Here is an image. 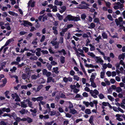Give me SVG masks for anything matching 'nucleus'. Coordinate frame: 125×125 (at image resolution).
<instances>
[{"label":"nucleus","instance_id":"nucleus-26","mask_svg":"<svg viewBox=\"0 0 125 125\" xmlns=\"http://www.w3.org/2000/svg\"><path fill=\"white\" fill-rule=\"evenodd\" d=\"M93 118L94 116L93 115H92L90 116V119L89 120V122L91 124H93L94 121Z\"/></svg>","mask_w":125,"mask_h":125},{"label":"nucleus","instance_id":"nucleus-57","mask_svg":"<svg viewBox=\"0 0 125 125\" xmlns=\"http://www.w3.org/2000/svg\"><path fill=\"white\" fill-rule=\"evenodd\" d=\"M43 98L42 96H40L37 97V101H40L42 100L43 99Z\"/></svg>","mask_w":125,"mask_h":125},{"label":"nucleus","instance_id":"nucleus-25","mask_svg":"<svg viewBox=\"0 0 125 125\" xmlns=\"http://www.w3.org/2000/svg\"><path fill=\"white\" fill-rule=\"evenodd\" d=\"M35 1H31L30 2L29 4H28V6L27 7L29 9V7L30 6L31 7H33L34 6Z\"/></svg>","mask_w":125,"mask_h":125},{"label":"nucleus","instance_id":"nucleus-8","mask_svg":"<svg viewBox=\"0 0 125 125\" xmlns=\"http://www.w3.org/2000/svg\"><path fill=\"white\" fill-rule=\"evenodd\" d=\"M43 74L46 75L47 77H49L51 75V73L50 72H47V70L45 69L42 70Z\"/></svg>","mask_w":125,"mask_h":125},{"label":"nucleus","instance_id":"nucleus-10","mask_svg":"<svg viewBox=\"0 0 125 125\" xmlns=\"http://www.w3.org/2000/svg\"><path fill=\"white\" fill-rule=\"evenodd\" d=\"M14 41L13 38H11L8 40L6 42L5 44L4 45L3 47H5L7 46L10 43H12Z\"/></svg>","mask_w":125,"mask_h":125},{"label":"nucleus","instance_id":"nucleus-2","mask_svg":"<svg viewBox=\"0 0 125 125\" xmlns=\"http://www.w3.org/2000/svg\"><path fill=\"white\" fill-rule=\"evenodd\" d=\"M90 93L92 96L96 98L97 97V95L98 94L99 92L96 89H95L94 90H91L90 91Z\"/></svg>","mask_w":125,"mask_h":125},{"label":"nucleus","instance_id":"nucleus-24","mask_svg":"<svg viewBox=\"0 0 125 125\" xmlns=\"http://www.w3.org/2000/svg\"><path fill=\"white\" fill-rule=\"evenodd\" d=\"M69 113L73 115H74L77 113V112L73 108L70 110Z\"/></svg>","mask_w":125,"mask_h":125},{"label":"nucleus","instance_id":"nucleus-12","mask_svg":"<svg viewBox=\"0 0 125 125\" xmlns=\"http://www.w3.org/2000/svg\"><path fill=\"white\" fill-rule=\"evenodd\" d=\"M57 28L56 26H53L52 27L53 32L55 35H57L58 33V31L57 30Z\"/></svg>","mask_w":125,"mask_h":125},{"label":"nucleus","instance_id":"nucleus-31","mask_svg":"<svg viewBox=\"0 0 125 125\" xmlns=\"http://www.w3.org/2000/svg\"><path fill=\"white\" fill-rule=\"evenodd\" d=\"M90 81L91 82V86L93 88L96 87L97 86L95 83L94 82V81Z\"/></svg>","mask_w":125,"mask_h":125},{"label":"nucleus","instance_id":"nucleus-19","mask_svg":"<svg viewBox=\"0 0 125 125\" xmlns=\"http://www.w3.org/2000/svg\"><path fill=\"white\" fill-rule=\"evenodd\" d=\"M87 55L91 56V57H92L93 58H94V59L95 58V54H94L93 52H88L87 53Z\"/></svg>","mask_w":125,"mask_h":125},{"label":"nucleus","instance_id":"nucleus-34","mask_svg":"<svg viewBox=\"0 0 125 125\" xmlns=\"http://www.w3.org/2000/svg\"><path fill=\"white\" fill-rule=\"evenodd\" d=\"M77 55L78 56H80V55H81L83 57H84L85 55L83 52H78V51L76 52Z\"/></svg>","mask_w":125,"mask_h":125},{"label":"nucleus","instance_id":"nucleus-52","mask_svg":"<svg viewBox=\"0 0 125 125\" xmlns=\"http://www.w3.org/2000/svg\"><path fill=\"white\" fill-rule=\"evenodd\" d=\"M26 121H27V122L29 123H30L32 122V119L28 117L26 118Z\"/></svg>","mask_w":125,"mask_h":125},{"label":"nucleus","instance_id":"nucleus-16","mask_svg":"<svg viewBox=\"0 0 125 125\" xmlns=\"http://www.w3.org/2000/svg\"><path fill=\"white\" fill-rule=\"evenodd\" d=\"M121 115L119 114H117L115 115V117H116V119L119 121H121L123 120V119L120 118Z\"/></svg>","mask_w":125,"mask_h":125},{"label":"nucleus","instance_id":"nucleus-11","mask_svg":"<svg viewBox=\"0 0 125 125\" xmlns=\"http://www.w3.org/2000/svg\"><path fill=\"white\" fill-rule=\"evenodd\" d=\"M21 25H23L24 26H28V25L31 26H32V24L31 23L26 21H23L22 23H21Z\"/></svg>","mask_w":125,"mask_h":125},{"label":"nucleus","instance_id":"nucleus-3","mask_svg":"<svg viewBox=\"0 0 125 125\" xmlns=\"http://www.w3.org/2000/svg\"><path fill=\"white\" fill-rule=\"evenodd\" d=\"M115 4L117 5L114 7V8L115 9L117 10L120 8V10H121L123 9V4H121L119 2H115Z\"/></svg>","mask_w":125,"mask_h":125},{"label":"nucleus","instance_id":"nucleus-20","mask_svg":"<svg viewBox=\"0 0 125 125\" xmlns=\"http://www.w3.org/2000/svg\"><path fill=\"white\" fill-rule=\"evenodd\" d=\"M26 102H28V104L29 105V106L32 108H33L34 107L32 105V103L31 102L29 99H27L26 100Z\"/></svg>","mask_w":125,"mask_h":125},{"label":"nucleus","instance_id":"nucleus-58","mask_svg":"<svg viewBox=\"0 0 125 125\" xmlns=\"http://www.w3.org/2000/svg\"><path fill=\"white\" fill-rule=\"evenodd\" d=\"M19 112L22 114H24L26 112V110L24 109H22L19 111Z\"/></svg>","mask_w":125,"mask_h":125},{"label":"nucleus","instance_id":"nucleus-33","mask_svg":"<svg viewBox=\"0 0 125 125\" xmlns=\"http://www.w3.org/2000/svg\"><path fill=\"white\" fill-rule=\"evenodd\" d=\"M89 46L90 47V50L91 51H93L95 50V46L91 44H89Z\"/></svg>","mask_w":125,"mask_h":125},{"label":"nucleus","instance_id":"nucleus-37","mask_svg":"<svg viewBox=\"0 0 125 125\" xmlns=\"http://www.w3.org/2000/svg\"><path fill=\"white\" fill-rule=\"evenodd\" d=\"M125 55H124V53H123L122 54L119 55L118 56V59H122L123 60L125 58Z\"/></svg>","mask_w":125,"mask_h":125},{"label":"nucleus","instance_id":"nucleus-21","mask_svg":"<svg viewBox=\"0 0 125 125\" xmlns=\"http://www.w3.org/2000/svg\"><path fill=\"white\" fill-rule=\"evenodd\" d=\"M30 111L32 113L31 114L33 116H35L36 115V113L37 112V111L36 109L34 108L33 109H31Z\"/></svg>","mask_w":125,"mask_h":125},{"label":"nucleus","instance_id":"nucleus-62","mask_svg":"<svg viewBox=\"0 0 125 125\" xmlns=\"http://www.w3.org/2000/svg\"><path fill=\"white\" fill-rule=\"evenodd\" d=\"M17 68L15 67H12V69H10V71H11L12 73L13 72H14L16 70Z\"/></svg>","mask_w":125,"mask_h":125},{"label":"nucleus","instance_id":"nucleus-41","mask_svg":"<svg viewBox=\"0 0 125 125\" xmlns=\"http://www.w3.org/2000/svg\"><path fill=\"white\" fill-rule=\"evenodd\" d=\"M52 11L53 12H56L57 11V7L56 6H53L52 8Z\"/></svg>","mask_w":125,"mask_h":125},{"label":"nucleus","instance_id":"nucleus-42","mask_svg":"<svg viewBox=\"0 0 125 125\" xmlns=\"http://www.w3.org/2000/svg\"><path fill=\"white\" fill-rule=\"evenodd\" d=\"M79 6L81 7V8L82 9H86L88 8V7L87 5L86 6L82 4H80L79 5Z\"/></svg>","mask_w":125,"mask_h":125},{"label":"nucleus","instance_id":"nucleus-29","mask_svg":"<svg viewBox=\"0 0 125 125\" xmlns=\"http://www.w3.org/2000/svg\"><path fill=\"white\" fill-rule=\"evenodd\" d=\"M58 67H55L53 68V72H54L56 74L58 73H59V71H58Z\"/></svg>","mask_w":125,"mask_h":125},{"label":"nucleus","instance_id":"nucleus-32","mask_svg":"<svg viewBox=\"0 0 125 125\" xmlns=\"http://www.w3.org/2000/svg\"><path fill=\"white\" fill-rule=\"evenodd\" d=\"M80 66L81 67V68L82 70L83 71V72L84 74H86V72L85 71V69H84L83 66L82 65V64L81 63H80Z\"/></svg>","mask_w":125,"mask_h":125},{"label":"nucleus","instance_id":"nucleus-60","mask_svg":"<svg viewBox=\"0 0 125 125\" xmlns=\"http://www.w3.org/2000/svg\"><path fill=\"white\" fill-rule=\"evenodd\" d=\"M63 37H60V39L59 40V42L58 43H63Z\"/></svg>","mask_w":125,"mask_h":125},{"label":"nucleus","instance_id":"nucleus-43","mask_svg":"<svg viewBox=\"0 0 125 125\" xmlns=\"http://www.w3.org/2000/svg\"><path fill=\"white\" fill-rule=\"evenodd\" d=\"M64 59L65 58L64 57L61 56L60 57V61L62 63H64L65 62Z\"/></svg>","mask_w":125,"mask_h":125},{"label":"nucleus","instance_id":"nucleus-55","mask_svg":"<svg viewBox=\"0 0 125 125\" xmlns=\"http://www.w3.org/2000/svg\"><path fill=\"white\" fill-rule=\"evenodd\" d=\"M83 51H84L85 52H88L89 50V49L86 47H83Z\"/></svg>","mask_w":125,"mask_h":125},{"label":"nucleus","instance_id":"nucleus-38","mask_svg":"<svg viewBox=\"0 0 125 125\" xmlns=\"http://www.w3.org/2000/svg\"><path fill=\"white\" fill-rule=\"evenodd\" d=\"M69 105L68 108L70 109V110L73 108V104L70 102H69Z\"/></svg>","mask_w":125,"mask_h":125},{"label":"nucleus","instance_id":"nucleus-51","mask_svg":"<svg viewBox=\"0 0 125 125\" xmlns=\"http://www.w3.org/2000/svg\"><path fill=\"white\" fill-rule=\"evenodd\" d=\"M101 39V37L100 35H99V36L97 37L96 39H95V40L97 41L98 43L99 42V40Z\"/></svg>","mask_w":125,"mask_h":125},{"label":"nucleus","instance_id":"nucleus-18","mask_svg":"<svg viewBox=\"0 0 125 125\" xmlns=\"http://www.w3.org/2000/svg\"><path fill=\"white\" fill-rule=\"evenodd\" d=\"M54 4L57 5L61 6L62 4V2L61 1H59L58 0H55Z\"/></svg>","mask_w":125,"mask_h":125},{"label":"nucleus","instance_id":"nucleus-53","mask_svg":"<svg viewBox=\"0 0 125 125\" xmlns=\"http://www.w3.org/2000/svg\"><path fill=\"white\" fill-rule=\"evenodd\" d=\"M97 100H94L92 102H90V106L92 107H93L94 106V102H95V101H97Z\"/></svg>","mask_w":125,"mask_h":125},{"label":"nucleus","instance_id":"nucleus-36","mask_svg":"<svg viewBox=\"0 0 125 125\" xmlns=\"http://www.w3.org/2000/svg\"><path fill=\"white\" fill-rule=\"evenodd\" d=\"M85 113L89 115L91 113V110L89 109H87L85 111Z\"/></svg>","mask_w":125,"mask_h":125},{"label":"nucleus","instance_id":"nucleus-17","mask_svg":"<svg viewBox=\"0 0 125 125\" xmlns=\"http://www.w3.org/2000/svg\"><path fill=\"white\" fill-rule=\"evenodd\" d=\"M1 109L3 112H6L7 113H9L10 111V109L9 108H1Z\"/></svg>","mask_w":125,"mask_h":125},{"label":"nucleus","instance_id":"nucleus-64","mask_svg":"<svg viewBox=\"0 0 125 125\" xmlns=\"http://www.w3.org/2000/svg\"><path fill=\"white\" fill-rule=\"evenodd\" d=\"M0 124L2 125H9L8 123H6L3 121H1L0 123Z\"/></svg>","mask_w":125,"mask_h":125},{"label":"nucleus","instance_id":"nucleus-6","mask_svg":"<svg viewBox=\"0 0 125 125\" xmlns=\"http://www.w3.org/2000/svg\"><path fill=\"white\" fill-rule=\"evenodd\" d=\"M11 96L13 99H15V101L19 102L20 101V99L19 97L16 93L12 94Z\"/></svg>","mask_w":125,"mask_h":125},{"label":"nucleus","instance_id":"nucleus-61","mask_svg":"<svg viewBox=\"0 0 125 125\" xmlns=\"http://www.w3.org/2000/svg\"><path fill=\"white\" fill-rule=\"evenodd\" d=\"M37 39H36L35 40H34L32 42V44L34 45H37Z\"/></svg>","mask_w":125,"mask_h":125},{"label":"nucleus","instance_id":"nucleus-22","mask_svg":"<svg viewBox=\"0 0 125 125\" xmlns=\"http://www.w3.org/2000/svg\"><path fill=\"white\" fill-rule=\"evenodd\" d=\"M40 76L39 74H38L37 75L35 74H33L31 76V78L32 79L35 80L37 78L39 77Z\"/></svg>","mask_w":125,"mask_h":125},{"label":"nucleus","instance_id":"nucleus-13","mask_svg":"<svg viewBox=\"0 0 125 125\" xmlns=\"http://www.w3.org/2000/svg\"><path fill=\"white\" fill-rule=\"evenodd\" d=\"M97 74L95 73H92L91 76V78L90 79V80L92 81H94L95 78V76Z\"/></svg>","mask_w":125,"mask_h":125},{"label":"nucleus","instance_id":"nucleus-9","mask_svg":"<svg viewBox=\"0 0 125 125\" xmlns=\"http://www.w3.org/2000/svg\"><path fill=\"white\" fill-rule=\"evenodd\" d=\"M51 43L53 46H54V48L55 49L59 48V44L57 41H52L51 42Z\"/></svg>","mask_w":125,"mask_h":125},{"label":"nucleus","instance_id":"nucleus-5","mask_svg":"<svg viewBox=\"0 0 125 125\" xmlns=\"http://www.w3.org/2000/svg\"><path fill=\"white\" fill-rule=\"evenodd\" d=\"M94 59L96 62L99 63L101 65L103 64L104 61L100 57L96 56Z\"/></svg>","mask_w":125,"mask_h":125},{"label":"nucleus","instance_id":"nucleus-47","mask_svg":"<svg viewBox=\"0 0 125 125\" xmlns=\"http://www.w3.org/2000/svg\"><path fill=\"white\" fill-rule=\"evenodd\" d=\"M116 91L118 93H119L122 91V89L120 87H117L116 88Z\"/></svg>","mask_w":125,"mask_h":125},{"label":"nucleus","instance_id":"nucleus-48","mask_svg":"<svg viewBox=\"0 0 125 125\" xmlns=\"http://www.w3.org/2000/svg\"><path fill=\"white\" fill-rule=\"evenodd\" d=\"M105 74V72L103 71L101 72V73L100 77L101 78H103L104 77V75Z\"/></svg>","mask_w":125,"mask_h":125},{"label":"nucleus","instance_id":"nucleus-1","mask_svg":"<svg viewBox=\"0 0 125 125\" xmlns=\"http://www.w3.org/2000/svg\"><path fill=\"white\" fill-rule=\"evenodd\" d=\"M80 20V17H75L71 15H68L63 19V21L65 22L69 21H78Z\"/></svg>","mask_w":125,"mask_h":125},{"label":"nucleus","instance_id":"nucleus-54","mask_svg":"<svg viewBox=\"0 0 125 125\" xmlns=\"http://www.w3.org/2000/svg\"><path fill=\"white\" fill-rule=\"evenodd\" d=\"M47 66L48 69L49 70H51L52 68V66L50 64L48 63L47 65Z\"/></svg>","mask_w":125,"mask_h":125},{"label":"nucleus","instance_id":"nucleus-30","mask_svg":"<svg viewBox=\"0 0 125 125\" xmlns=\"http://www.w3.org/2000/svg\"><path fill=\"white\" fill-rule=\"evenodd\" d=\"M38 59V57L35 56H32L29 59L32 61H34L37 60Z\"/></svg>","mask_w":125,"mask_h":125},{"label":"nucleus","instance_id":"nucleus-44","mask_svg":"<svg viewBox=\"0 0 125 125\" xmlns=\"http://www.w3.org/2000/svg\"><path fill=\"white\" fill-rule=\"evenodd\" d=\"M21 77L22 79L25 80L27 79V76L25 74L23 73L21 76Z\"/></svg>","mask_w":125,"mask_h":125},{"label":"nucleus","instance_id":"nucleus-39","mask_svg":"<svg viewBox=\"0 0 125 125\" xmlns=\"http://www.w3.org/2000/svg\"><path fill=\"white\" fill-rule=\"evenodd\" d=\"M103 58L105 60H107L109 62L111 61V59L110 57L106 56H103Z\"/></svg>","mask_w":125,"mask_h":125},{"label":"nucleus","instance_id":"nucleus-59","mask_svg":"<svg viewBox=\"0 0 125 125\" xmlns=\"http://www.w3.org/2000/svg\"><path fill=\"white\" fill-rule=\"evenodd\" d=\"M120 64L119 63H117L115 64V66L116 67V71L119 69Z\"/></svg>","mask_w":125,"mask_h":125},{"label":"nucleus","instance_id":"nucleus-4","mask_svg":"<svg viewBox=\"0 0 125 125\" xmlns=\"http://www.w3.org/2000/svg\"><path fill=\"white\" fill-rule=\"evenodd\" d=\"M123 19L120 17L118 18V20L117 19H116L115 20V22L117 25V26L119 25L120 26L122 25V23Z\"/></svg>","mask_w":125,"mask_h":125},{"label":"nucleus","instance_id":"nucleus-23","mask_svg":"<svg viewBox=\"0 0 125 125\" xmlns=\"http://www.w3.org/2000/svg\"><path fill=\"white\" fill-rule=\"evenodd\" d=\"M26 102V100H24L23 102H21V106L23 108H26L27 107L26 104L25 103V102Z\"/></svg>","mask_w":125,"mask_h":125},{"label":"nucleus","instance_id":"nucleus-49","mask_svg":"<svg viewBox=\"0 0 125 125\" xmlns=\"http://www.w3.org/2000/svg\"><path fill=\"white\" fill-rule=\"evenodd\" d=\"M54 122V121H53L50 122H45L44 124L45 125H51Z\"/></svg>","mask_w":125,"mask_h":125},{"label":"nucleus","instance_id":"nucleus-46","mask_svg":"<svg viewBox=\"0 0 125 125\" xmlns=\"http://www.w3.org/2000/svg\"><path fill=\"white\" fill-rule=\"evenodd\" d=\"M8 13L9 14L12 16H17V14L15 13L13 11H9L8 12Z\"/></svg>","mask_w":125,"mask_h":125},{"label":"nucleus","instance_id":"nucleus-28","mask_svg":"<svg viewBox=\"0 0 125 125\" xmlns=\"http://www.w3.org/2000/svg\"><path fill=\"white\" fill-rule=\"evenodd\" d=\"M58 52L60 53H62L63 55L65 56L66 54V52L64 49H62L60 51H58Z\"/></svg>","mask_w":125,"mask_h":125},{"label":"nucleus","instance_id":"nucleus-45","mask_svg":"<svg viewBox=\"0 0 125 125\" xmlns=\"http://www.w3.org/2000/svg\"><path fill=\"white\" fill-rule=\"evenodd\" d=\"M95 26V24L93 23H92L90 24V26H88V28L90 29H93L94 28Z\"/></svg>","mask_w":125,"mask_h":125},{"label":"nucleus","instance_id":"nucleus-27","mask_svg":"<svg viewBox=\"0 0 125 125\" xmlns=\"http://www.w3.org/2000/svg\"><path fill=\"white\" fill-rule=\"evenodd\" d=\"M3 84L0 85V87H1L4 86L7 83V80L6 78H4L3 80Z\"/></svg>","mask_w":125,"mask_h":125},{"label":"nucleus","instance_id":"nucleus-35","mask_svg":"<svg viewBox=\"0 0 125 125\" xmlns=\"http://www.w3.org/2000/svg\"><path fill=\"white\" fill-rule=\"evenodd\" d=\"M43 85H40L38 86L36 90V92H39L43 87Z\"/></svg>","mask_w":125,"mask_h":125},{"label":"nucleus","instance_id":"nucleus-7","mask_svg":"<svg viewBox=\"0 0 125 125\" xmlns=\"http://www.w3.org/2000/svg\"><path fill=\"white\" fill-rule=\"evenodd\" d=\"M70 87L71 89L73 90V92L77 94L79 91V89H77L76 88V86L75 85H71Z\"/></svg>","mask_w":125,"mask_h":125},{"label":"nucleus","instance_id":"nucleus-63","mask_svg":"<svg viewBox=\"0 0 125 125\" xmlns=\"http://www.w3.org/2000/svg\"><path fill=\"white\" fill-rule=\"evenodd\" d=\"M73 79L77 81H78L79 80V77L76 75H75L73 76Z\"/></svg>","mask_w":125,"mask_h":125},{"label":"nucleus","instance_id":"nucleus-40","mask_svg":"<svg viewBox=\"0 0 125 125\" xmlns=\"http://www.w3.org/2000/svg\"><path fill=\"white\" fill-rule=\"evenodd\" d=\"M107 98L109 100L112 102H113L114 100V98L111 95H108L107 96Z\"/></svg>","mask_w":125,"mask_h":125},{"label":"nucleus","instance_id":"nucleus-56","mask_svg":"<svg viewBox=\"0 0 125 125\" xmlns=\"http://www.w3.org/2000/svg\"><path fill=\"white\" fill-rule=\"evenodd\" d=\"M83 103L85 105L86 107H88L90 105V103L88 102L83 101Z\"/></svg>","mask_w":125,"mask_h":125},{"label":"nucleus","instance_id":"nucleus-15","mask_svg":"<svg viewBox=\"0 0 125 125\" xmlns=\"http://www.w3.org/2000/svg\"><path fill=\"white\" fill-rule=\"evenodd\" d=\"M48 77L47 79V83H49L51 82L53 83H54L55 82L54 79H53L52 77L49 76Z\"/></svg>","mask_w":125,"mask_h":125},{"label":"nucleus","instance_id":"nucleus-14","mask_svg":"<svg viewBox=\"0 0 125 125\" xmlns=\"http://www.w3.org/2000/svg\"><path fill=\"white\" fill-rule=\"evenodd\" d=\"M102 104L104 106H109L111 109H112V107L110 104L109 103L103 102L102 103Z\"/></svg>","mask_w":125,"mask_h":125},{"label":"nucleus","instance_id":"nucleus-50","mask_svg":"<svg viewBox=\"0 0 125 125\" xmlns=\"http://www.w3.org/2000/svg\"><path fill=\"white\" fill-rule=\"evenodd\" d=\"M102 37L104 39H107V34L105 33H103L102 34Z\"/></svg>","mask_w":125,"mask_h":125}]
</instances>
